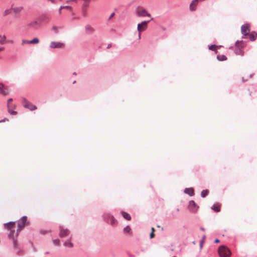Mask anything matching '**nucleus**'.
Returning <instances> with one entry per match:
<instances>
[{"mask_svg": "<svg viewBox=\"0 0 257 257\" xmlns=\"http://www.w3.org/2000/svg\"><path fill=\"white\" fill-rule=\"evenodd\" d=\"M256 36L257 34L255 32L251 33L249 35L250 40L252 41H254L256 38Z\"/></svg>", "mask_w": 257, "mask_h": 257, "instance_id": "19", "label": "nucleus"}, {"mask_svg": "<svg viewBox=\"0 0 257 257\" xmlns=\"http://www.w3.org/2000/svg\"><path fill=\"white\" fill-rule=\"evenodd\" d=\"M235 53L237 55H243V52L240 49H237L235 51Z\"/></svg>", "mask_w": 257, "mask_h": 257, "instance_id": "32", "label": "nucleus"}, {"mask_svg": "<svg viewBox=\"0 0 257 257\" xmlns=\"http://www.w3.org/2000/svg\"><path fill=\"white\" fill-rule=\"evenodd\" d=\"M8 112L11 115H15L17 114V112L10 109V107H8Z\"/></svg>", "mask_w": 257, "mask_h": 257, "instance_id": "31", "label": "nucleus"}, {"mask_svg": "<svg viewBox=\"0 0 257 257\" xmlns=\"http://www.w3.org/2000/svg\"><path fill=\"white\" fill-rule=\"evenodd\" d=\"M199 0H193L190 5V9L191 11H194L196 10L197 5H198Z\"/></svg>", "mask_w": 257, "mask_h": 257, "instance_id": "13", "label": "nucleus"}, {"mask_svg": "<svg viewBox=\"0 0 257 257\" xmlns=\"http://www.w3.org/2000/svg\"><path fill=\"white\" fill-rule=\"evenodd\" d=\"M215 243H218L219 242V240L218 239H216L214 241Z\"/></svg>", "mask_w": 257, "mask_h": 257, "instance_id": "41", "label": "nucleus"}, {"mask_svg": "<svg viewBox=\"0 0 257 257\" xmlns=\"http://www.w3.org/2000/svg\"><path fill=\"white\" fill-rule=\"evenodd\" d=\"M87 14V10H83L82 11V15L83 16H86Z\"/></svg>", "mask_w": 257, "mask_h": 257, "instance_id": "36", "label": "nucleus"}, {"mask_svg": "<svg viewBox=\"0 0 257 257\" xmlns=\"http://www.w3.org/2000/svg\"><path fill=\"white\" fill-rule=\"evenodd\" d=\"M64 9H71V7L70 6H64Z\"/></svg>", "mask_w": 257, "mask_h": 257, "instance_id": "40", "label": "nucleus"}, {"mask_svg": "<svg viewBox=\"0 0 257 257\" xmlns=\"http://www.w3.org/2000/svg\"><path fill=\"white\" fill-rule=\"evenodd\" d=\"M203 243V240H201L200 242V246L201 248H202V247Z\"/></svg>", "mask_w": 257, "mask_h": 257, "instance_id": "39", "label": "nucleus"}, {"mask_svg": "<svg viewBox=\"0 0 257 257\" xmlns=\"http://www.w3.org/2000/svg\"><path fill=\"white\" fill-rule=\"evenodd\" d=\"M27 221V216H23L18 222V229L17 230V234L21 231L22 229L25 226Z\"/></svg>", "mask_w": 257, "mask_h": 257, "instance_id": "4", "label": "nucleus"}, {"mask_svg": "<svg viewBox=\"0 0 257 257\" xmlns=\"http://www.w3.org/2000/svg\"><path fill=\"white\" fill-rule=\"evenodd\" d=\"M205 236L204 235L203 237V238H205Z\"/></svg>", "mask_w": 257, "mask_h": 257, "instance_id": "50", "label": "nucleus"}, {"mask_svg": "<svg viewBox=\"0 0 257 257\" xmlns=\"http://www.w3.org/2000/svg\"><path fill=\"white\" fill-rule=\"evenodd\" d=\"M217 59L219 61H224L227 59V57L224 55H217Z\"/></svg>", "mask_w": 257, "mask_h": 257, "instance_id": "24", "label": "nucleus"}, {"mask_svg": "<svg viewBox=\"0 0 257 257\" xmlns=\"http://www.w3.org/2000/svg\"><path fill=\"white\" fill-rule=\"evenodd\" d=\"M22 42L25 44H30V40H23Z\"/></svg>", "mask_w": 257, "mask_h": 257, "instance_id": "34", "label": "nucleus"}, {"mask_svg": "<svg viewBox=\"0 0 257 257\" xmlns=\"http://www.w3.org/2000/svg\"><path fill=\"white\" fill-rule=\"evenodd\" d=\"M40 25V23L37 21H34L28 24V26L31 28H36Z\"/></svg>", "mask_w": 257, "mask_h": 257, "instance_id": "15", "label": "nucleus"}, {"mask_svg": "<svg viewBox=\"0 0 257 257\" xmlns=\"http://www.w3.org/2000/svg\"><path fill=\"white\" fill-rule=\"evenodd\" d=\"M121 214H122V215L124 219H125L127 220H131V217L130 215L128 213H127L126 212H122Z\"/></svg>", "mask_w": 257, "mask_h": 257, "instance_id": "20", "label": "nucleus"}, {"mask_svg": "<svg viewBox=\"0 0 257 257\" xmlns=\"http://www.w3.org/2000/svg\"><path fill=\"white\" fill-rule=\"evenodd\" d=\"M1 37V36L0 35V38Z\"/></svg>", "mask_w": 257, "mask_h": 257, "instance_id": "51", "label": "nucleus"}, {"mask_svg": "<svg viewBox=\"0 0 257 257\" xmlns=\"http://www.w3.org/2000/svg\"><path fill=\"white\" fill-rule=\"evenodd\" d=\"M110 44H109V45H108V46H107V48H110Z\"/></svg>", "mask_w": 257, "mask_h": 257, "instance_id": "47", "label": "nucleus"}, {"mask_svg": "<svg viewBox=\"0 0 257 257\" xmlns=\"http://www.w3.org/2000/svg\"><path fill=\"white\" fill-rule=\"evenodd\" d=\"M75 0H70L69 1V2H73V1H75ZM84 2H85V6H86L87 5V3H88L90 0H83Z\"/></svg>", "mask_w": 257, "mask_h": 257, "instance_id": "37", "label": "nucleus"}, {"mask_svg": "<svg viewBox=\"0 0 257 257\" xmlns=\"http://www.w3.org/2000/svg\"><path fill=\"white\" fill-rule=\"evenodd\" d=\"M13 11L15 13L18 14L22 11V10H23V7H16V8H13Z\"/></svg>", "mask_w": 257, "mask_h": 257, "instance_id": "23", "label": "nucleus"}, {"mask_svg": "<svg viewBox=\"0 0 257 257\" xmlns=\"http://www.w3.org/2000/svg\"><path fill=\"white\" fill-rule=\"evenodd\" d=\"M152 232L150 234V237L152 238L154 236V228L153 227L152 228Z\"/></svg>", "mask_w": 257, "mask_h": 257, "instance_id": "33", "label": "nucleus"}, {"mask_svg": "<svg viewBox=\"0 0 257 257\" xmlns=\"http://www.w3.org/2000/svg\"><path fill=\"white\" fill-rule=\"evenodd\" d=\"M198 206L193 200H191L189 202L188 209L192 212L197 211Z\"/></svg>", "mask_w": 257, "mask_h": 257, "instance_id": "7", "label": "nucleus"}, {"mask_svg": "<svg viewBox=\"0 0 257 257\" xmlns=\"http://www.w3.org/2000/svg\"><path fill=\"white\" fill-rule=\"evenodd\" d=\"M15 224V222H9L4 224V227L8 229H11Z\"/></svg>", "mask_w": 257, "mask_h": 257, "instance_id": "17", "label": "nucleus"}, {"mask_svg": "<svg viewBox=\"0 0 257 257\" xmlns=\"http://www.w3.org/2000/svg\"><path fill=\"white\" fill-rule=\"evenodd\" d=\"M14 232H15L14 230H11L10 233L8 235V237L9 239H11L13 240L14 247L17 248V240L14 237Z\"/></svg>", "mask_w": 257, "mask_h": 257, "instance_id": "11", "label": "nucleus"}, {"mask_svg": "<svg viewBox=\"0 0 257 257\" xmlns=\"http://www.w3.org/2000/svg\"><path fill=\"white\" fill-rule=\"evenodd\" d=\"M69 234V230L68 229H64L62 227H60L59 236L60 237H65L68 235Z\"/></svg>", "mask_w": 257, "mask_h": 257, "instance_id": "10", "label": "nucleus"}, {"mask_svg": "<svg viewBox=\"0 0 257 257\" xmlns=\"http://www.w3.org/2000/svg\"><path fill=\"white\" fill-rule=\"evenodd\" d=\"M85 30L87 34H92L94 32V29L90 25H86L85 27Z\"/></svg>", "mask_w": 257, "mask_h": 257, "instance_id": "12", "label": "nucleus"}, {"mask_svg": "<svg viewBox=\"0 0 257 257\" xmlns=\"http://www.w3.org/2000/svg\"><path fill=\"white\" fill-rule=\"evenodd\" d=\"M215 46V45H212L209 47V49L211 50H214L213 48Z\"/></svg>", "mask_w": 257, "mask_h": 257, "instance_id": "38", "label": "nucleus"}, {"mask_svg": "<svg viewBox=\"0 0 257 257\" xmlns=\"http://www.w3.org/2000/svg\"><path fill=\"white\" fill-rule=\"evenodd\" d=\"M218 253L220 257H229L231 252L227 247L222 245L218 248Z\"/></svg>", "mask_w": 257, "mask_h": 257, "instance_id": "2", "label": "nucleus"}, {"mask_svg": "<svg viewBox=\"0 0 257 257\" xmlns=\"http://www.w3.org/2000/svg\"><path fill=\"white\" fill-rule=\"evenodd\" d=\"M11 13V10L10 9L6 10L4 12V16H6Z\"/></svg>", "mask_w": 257, "mask_h": 257, "instance_id": "28", "label": "nucleus"}, {"mask_svg": "<svg viewBox=\"0 0 257 257\" xmlns=\"http://www.w3.org/2000/svg\"><path fill=\"white\" fill-rule=\"evenodd\" d=\"M153 20L152 18L150 20L147 21H143L141 23L139 24L137 26V30L139 31V39H141V32L145 30L147 28V24L151 21Z\"/></svg>", "mask_w": 257, "mask_h": 257, "instance_id": "3", "label": "nucleus"}, {"mask_svg": "<svg viewBox=\"0 0 257 257\" xmlns=\"http://www.w3.org/2000/svg\"><path fill=\"white\" fill-rule=\"evenodd\" d=\"M220 206L219 204L215 203V204H213V205L211 207V209L213 210H214L215 212H218L220 210Z\"/></svg>", "mask_w": 257, "mask_h": 257, "instance_id": "16", "label": "nucleus"}, {"mask_svg": "<svg viewBox=\"0 0 257 257\" xmlns=\"http://www.w3.org/2000/svg\"><path fill=\"white\" fill-rule=\"evenodd\" d=\"M200 229H201V230H202V231H204V230H205V229H204V228H203V227H201V228H200Z\"/></svg>", "mask_w": 257, "mask_h": 257, "instance_id": "46", "label": "nucleus"}, {"mask_svg": "<svg viewBox=\"0 0 257 257\" xmlns=\"http://www.w3.org/2000/svg\"><path fill=\"white\" fill-rule=\"evenodd\" d=\"M102 217L104 220L107 223H109L111 225L115 226L117 223L116 220L114 217L109 213H104Z\"/></svg>", "mask_w": 257, "mask_h": 257, "instance_id": "1", "label": "nucleus"}, {"mask_svg": "<svg viewBox=\"0 0 257 257\" xmlns=\"http://www.w3.org/2000/svg\"><path fill=\"white\" fill-rule=\"evenodd\" d=\"M64 245L65 246L67 247H72L73 246V244L70 240H66L64 243Z\"/></svg>", "mask_w": 257, "mask_h": 257, "instance_id": "21", "label": "nucleus"}, {"mask_svg": "<svg viewBox=\"0 0 257 257\" xmlns=\"http://www.w3.org/2000/svg\"><path fill=\"white\" fill-rule=\"evenodd\" d=\"M49 47L51 49H63L65 47V44L60 42L52 41L50 43Z\"/></svg>", "mask_w": 257, "mask_h": 257, "instance_id": "5", "label": "nucleus"}, {"mask_svg": "<svg viewBox=\"0 0 257 257\" xmlns=\"http://www.w3.org/2000/svg\"><path fill=\"white\" fill-rule=\"evenodd\" d=\"M114 13L111 14V15H110V18H110H110H111L114 16Z\"/></svg>", "mask_w": 257, "mask_h": 257, "instance_id": "42", "label": "nucleus"}, {"mask_svg": "<svg viewBox=\"0 0 257 257\" xmlns=\"http://www.w3.org/2000/svg\"><path fill=\"white\" fill-rule=\"evenodd\" d=\"M136 14L139 17H151V14L147 11L145 9H142L141 10H138L136 12Z\"/></svg>", "mask_w": 257, "mask_h": 257, "instance_id": "9", "label": "nucleus"}, {"mask_svg": "<svg viewBox=\"0 0 257 257\" xmlns=\"http://www.w3.org/2000/svg\"><path fill=\"white\" fill-rule=\"evenodd\" d=\"M250 26L249 24H245L243 25L241 27V31L242 34V38H244L245 36H247L250 32Z\"/></svg>", "mask_w": 257, "mask_h": 257, "instance_id": "6", "label": "nucleus"}, {"mask_svg": "<svg viewBox=\"0 0 257 257\" xmlns=\"http://www.w3.org/2000/svg\"><path fill=\"white\" fill-rule=\"evenodd\" d=\"M131 229L128 225H127L123 228V231L125 232H130Z\"/></svg>", "mask_w": 257, "mask_h": 257, "instance_id": "29", "label": "nucleus"}, {"mask_svg": "<svg viewBox=\"0 0 257 257\" xmlns=\"http://www.w3.org/2000/svg\"><path fill=\"white\" fill-rule=\"evenodd\" d=\"M61 10H60V9H59V11H59V14H60L61 13Z\"/></svg>", "mask_w": 257, "mask_h": 257, "instance_id": "45", "label": "nucleus"}, {"mask_svg": "<svg viewBox=\"0 0 257 257\" xmlns=\"http://www.w3.org/2000/svg\"><path fill=\"white\" fill-rule=\"evenodd\" d=\"M238 43V41L236 42L235 44L237 45V44Z\"/></svg>", "mask_w": 257, "mask_h": 257, "instance_id": "49", "label": "nucleus"}, {"mask_svg": "<svg viewBox=\"0 0 257 257\" xmlns=\"http://www.w3.org/2000/svg\"><path fill=\"white\" fill-rule=\"evenodd\" d=\"M4 121H5V120H4H4H0V122H4Z\"/></svg>", "mask_w": 257, "mask_h": 257, "instance_id": "48", "label": "nucleus"}, {"mask_svg": "<svg viewBox=\"0 0 257 257\" xmlns=\"http://www.w3.org/2000/svg\"><path fill=\"white\" fill-rule=\"evenodd\" d=\"M13 100L12 98H10L8 100V107H10V102Z\"/></svg>", "mask_w": 257, "mask_h": 257, "instance_id": "35", "label": "nucleus"}, {"mask_svg": "<svg viewBox=\"0 0 257 257\" xmlns=\"http://www.w3.org/2000/svg\"><path fill=\"white\" fill-rule=\"evenodd\" d=\"M24 107L28 108L31 111L37 109L36 106L30 103L25 99L24 100Z\"/></svg>", "mask_w": 257, "mask_h": 257, "instance_id": "8", "label": "nucleus"}, {"mask_svg": "<svg viewBox=\"0 0 257 257\" xmlns=\"http://www.w3.org/2000/svg\"><path fill=\"white\" fill-rule=\"evenodd\" d=\"M53 242L55 245L58 246L60 244V240L58 239H54L53 240Z\"/></svg>", "mask_w": 257, "mask_h": 257, "instance_id": "30", "label": "nucleus"}, {"mask_svg": "<svg viewBox=\"0 0 257 257\" xmlns=\"http://www.w3.org/2000/svg\"><path fill=\"white\" fill-rule=\"evenodd\" d=\"M59 9L60 10H62L63 9H64V6H61Z\"/></svg>", "mask_w": 257, "mask_h": 257, "instance_id": "43", "label": "nucleus"}, {"mask_svg": "<svg viewBox=\"0 0 257 257\" xmlns=\"http://www.w3.org/2000/svg\"><path fill=\"white\" fill-rule=\"evenodd\" d=\"M39 42V40L37 38H34L33 40H30V44H38Z\"/></svg>", "mask_w": 257, "mask_h": 257, "instance_id": "27", "label": "nucleus"}, {"mask_svg": "<svg viewBox=\"0 0 257 257\" xmlns=\"http://www.w3.org/2000/svg\"><path fill=\"white\" fill-rule=\"evenodd\" d=\"M0 93L3 95H7L8 93V89L4 86V85H2L0 86Z\"/></svg>", "mask_w": 257, "mask_h": 257, "instance_id": "18", "label": "nucleus"}, {"mask_svg": "<svg viewBox=\"0 0 257 257\" xmlns=\"http://www.w3.org/2000/svg\"><path fill=\"white\" fill-rule=\"evenodd\" d=\"M39 21L42 22L47 23L49 21V18L47 16H42L39 18Z\"/></svg>", "mask_w": 257, "mask_h": 257, "instance_id": "22", "label": "nucleus"}, {"mask_svg": "<svg viewBox=\"0 0 257 257\" xmlns=\"http://www.w3.org/2000/svg\"><path fill=\"white\" fill-rule=\"evenodd\" d=\"M1 39L0 40V43L1 44H4L7 42L6 37L5 36H1Z\"/></svg>", "mask_w": 257, "mask_h": 257, "instance_id": "26", "label": "nucleus"}, {"mask_svg": "<svg viewBox=\"0 0 257 257\" xmlns=\"http://www.w3.org/2000/svg\"><path fill=\"white\" fill-rule=\"evenodd\" d=\"M3 50H4V48H3V47L0 48V52L3 51Z\"/></svg>", "mask_w": 257, "mask_h": 257, "instance_id": "44", "label": "nucleus"}, {"mask_svg": "<svg viewBox=\"0 0 257 257\" xmlns=\"http://www.w3.org/2000/svg\"><path fill=\"white\" fill-rule=\"evenodd\" d=\"M208 190L207 189L203 190L201 191V196L203 198L205 197L208 194Z\"/></svg>", "mask_w": 257, "mask_h": 257, "instance_id": "25", "label": "nucleus"}, {"mask_svg": "<svg viewBox=\"0 0 257 257\" xmlns=\"http://www.w3.org/2000/svg\"><path fill=\"white\" fill-rule=\"evenodd\" d=\"M184 192L190 196L194 195V189L192 188H186L184 189Z\"/></svg>", "mask_w": 257, "mask_h": 257, "instance_id": "14", "label": "nucleus"}]
</instances>
